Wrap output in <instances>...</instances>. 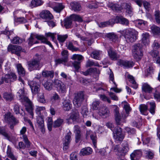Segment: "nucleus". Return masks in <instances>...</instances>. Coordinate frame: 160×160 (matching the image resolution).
Here are the masks:
<instances>
[{
	"label": "nucleus",
	"mask_w": 160,
	"mask_h": 160,
	"mask_svg": "<svg viewBox=\"0 0 160 160\" xmlns=\"http://www.w3.org/2000/svg\"><path fill=\"white\" fill-rule=\"evenodd\" d=\"M18 96L20 98V100L23 103L24 102H26L25 105L26 110L29 113L33 118V108L34 106L30 100L27 97L24 93V91L23 89H20L18 92Z\"/></svg>",
	"instance_id": "f257e3e1"
},
{
	"label": "nucleus",
	"mask_w": 160,
	"mask_h": 160,
	"mask_svg": "<svg viewBox=\"0 0 160 160\" xmlns=\"http://www.w3.org/2000/svg\"><path fill=\"white\" fill-rule=\"evenodd\" d=\"M35 38H37L38 40H40L42 42L48 45L52 48H53V47L51 42L48 41L43 36L35 35L32 33L31 34L30 37L27 40L28 44L29 46H31L33 44L39 43V42L37 41H36L35 40Z\"/></svg>",
	"instance_id": "f03ea898"
},
{
	"label": "nucleus",
	"mask_w": 160,
	"mask_h": 160,
	"mask_svg": "<svg viewBox=\"0 0 160 160\" xmlns=\"http://www.w3.org/2000/svg\"><path fill=\"white\" fill-rule=\"evenodd\" d=\"M132 55L134 58L137 60L141 59L143 55L142 46L140 43L134 44L132 46Z\"/></svg>",
	"instance_id": "7ed1b4c3"
},
{
	"label": "nucleus",
	"mask_w": 160,
	"mask_h": 160,
	"mask_svg": "<svg viewBox=\"0 0 160 160\" xmlns=\"http://www.w3.org/2000/svg\"><path fill=\"white\" fill-rule=\"evenodd\" d=\"M138 34V32L135 30L130 28L125 30L124 36L127 42H133L137 39Z\"/></svg>",
	"instance_id": "20e7f679"
},
{
	"label": "nucleus",
	"mask_w": 160,
	"mask_h": 160,
	"mask_svg": "<svg viewBox=\"0 0 160 160\" xmlns=\"http://www.w3.org/2000/svg\"><path fill=\"white\" fill-rule=\"evenodd\" d=\"M115 107L114 112L116 123L118 125H122V123L125 122V119L128 115L122 113L121 115L119 112V108L117 106H115Z\"/></svg>",
	"instance_id": "39448f33"
},
{
	"label": "nucleus",
	"mask_w": 160,
	"mask_h": 160,
	"mask_svg": "<svg viewBox=\"0 0 160 160\" xmlns=\"http://www.w3.org/2000/svg\"><path fill=\"white\" fill-rule=\"evenodd\" d=\"M5 122L10 124V128L11 129H13L14 126L19 122L18 120L10 112H8L4 115Z\"/></svg>",
	"instance_id": "423d86ee"
},
{
	"label": "nucleus",
	"mask_w": 160,
	"mask_h": 160,
	"mask_svg": "<svg viewBox=\"0 0 160 160\" xmlns=\"http://www.w3.org/2000/svg\"><path fill=\"white\" fill-rule=\"evenodd\" d=\"M152 47L153 50L155 49L152 52V60L154 62L160 64V57L159 56V52L157 50L160 48L159 44L156 40H155Z\"/></svg>",
	"instance_id": "0eeeda50"
},
{
	"label": "nucleus",
	"mask_w": 160,
	"mask_h": 160,
	"mask_svg": "<svg viewBox=\"0 0 160 160\" xmlns=\"http://www.w3.org/2000/svg\"><path fill=\"white\" fill-rule=\"evenodd\" d=\"M41 58L38 57L33 58L28 62V68L30 71L39 70L41 66H40Z\"/></svg>",
	"instance_id": "6e6552de"
},
{
	"label": "nucleus",
	"mask_w": 160,
	"mask_h": 160,
	"mask_svg": "<svg viewBox=\"0 0 160 160\" xmlns=\"http://www.w3.org/2000/svg\"><path fill=\"white\" fill-rule=\"evenodd\" d=\"M17 76L15 73H10L2 76L0 80V84H2L5 82L6 83L13 82L16 80Z\"/></svg>",
	"instance_id": "1a4fd4ad"
},
{
	"label": "nucleus",
	"mask_w": 160,
	"mask_h": 160,
	"mask_svg": "<svg viewBox=\"0 0 160 160\" xmlns=\"http://www.w3.org/2000/svg\"><path fill=\"white\" fill-rule=\"evenodd\" d=\"M84 100V95L83 92H80L75 95L73 100L74 105L76 108L81 106Z\"/></svg>",
	"instance_id": "9d476101"
},
{
	"label": "nucleus",
	"mask_w": 160,
	"mask_h": 160,
	"mask_svg": "<svg viewBox=\"0 0 160 160\" xmlns=\"http://www.w3.org/2000/svg\"><path fill=\"white\" fill-rule=\"evenodd\" d=\"M113 137L117 141H122L124 136L122 133V128L118 127H115L113 130Z\"/></svg>",
	"instance_id": "9b49d317"
},
{
	"label": "nucleus",
	"mask_w": 160,
	"mask_h": 160,
	"mask_svg": "<svg viewBox=\"0 0 160 160\" xmlns=\"http://www.w3.org/2000/svg\"><path fill=\"white\" fill-rule=\"evenodd\" d=\"M8 51L12 53H14L18 56L20 55V53L22 50L21 46L18 45H12L10 44L8 47Z\"/></svg>",
	"instance_id": "f8f14e48"
},
{
	"label": "nucleus",
	"mask_w": 160,
	"mask_h": 160,
	"mask_svg": "<svg viewBox=\"0 0 160 160\" xmlns=\"http://www.w3.org/2000/svg\"><path fill=\"white\" fill-rule=\"evenodd\" d=\"M62 58L55 60L56 64L62 63L65 64V63L68 61V51L67 50H63L62 52Z\"/></svg>",
	"instance_id": "ddd939ff"
},
{
	"label": "nucleus",
	"mask_w": 160,
	"mask_h": 160,
	"mask_svg": "<svg viewBox=\"0 0 160 160\" xmlns=\"http://www.w3.org/2000/svg\"><path fill=\"white\" fill-rule=\"evenodd\" d=\"M29 85L33 94H36L38 93L40 90V86L36 81H31L29 82Z\"/></svg>",
	"instance_id": "4468645a"
},
{
	"label": "nucleus",
	"mask_w": 160,
	"mask_h": 160,
	"mask_svg": "<svg viewBox=\"0 0 160 160\" xmlns=\"http://www.w3.org/2000/svg\"><path fill=\"white\" fill-rule=\"evenodd\" d=\"M118 65L123 66L124 68H129L132 67L134 65V63L132 61H128L122 60H119L118 62Z\"/></svg>",
	"instance_id": "2eb2a0df"
},
{
	"label": "nucleus",
	"mask_w": 160,
	"mask_h": 160,
	"mask_svg": "<svg viewBox=\"0 0 160 160\" xmlns=\"http://www.w3.org/2000/svg\"><path fill=\"white\" fill-rule=\"evenodd\" d=\"M150 140V138H147L143 141V144L145 150L147 152L146 153L147 155L146 156V157L148 159L150 158V151L148 150H149Z\"/></svg>",
	"instance_id": "dca6fc26"
},
{
	"label": "nucleus",
	"mask_w": 160,
	"mask_h": 160,
	"mask_svg": "<svg viewBox=\"0 0 160 160\" xmlns=\"http://www.w3.org/2000/svg\"><path fill=\"white\" fill-rule=\"evenodd\" d=\"M37 124L42 133L45 132L44 121L42 116H39L37 118Z\"/></svg>",
	"instance_id": "f3484780"
},
{
	"label": "nucleus",
	"mask_w": 160,
	"mask_h": 160,
	"mask_svg": "<svg viewBox=\"0 0 160 160\" xmlns=\"http://www.w3.org/2000/svg\"><path fill=\"white\" fill-rule=\"evenodd\" d=\"M40 17L43 19L48 21V20H51L53 18V16L50 12L47 10L43 11L40 13Z\"/></svg>",
	"instance_id": "a211bd4d"
},
{
	"label": "nucleus",
	"mask_w": 160,
	"mask_h": 160,
	"mask_svg": "<svg viewBox=\"0 0 160 160\" xmlns=\"http://www.w3.org/2000/svg\"><path fill=\"white\" fill-rule=\"evenodd\" d=\"M71 132H69L67 133L65 137L64 141L63 144V149L64 150H67L69 148V145L71 140Z\"/></svg>",
	"instance_id": "6ab92c4d"
},
{
	"label": "nucleus",
	"mask_w": 160,
	"mask_h": 160,
	"mask_svg": "<svg viewBox=\"0 0 160 160\" xmlns=\"http://www.w3.org/2000/svg\"><path fill=\"white\" fill-rule=\"evenodd\" d=\"M115 21L116 23H120L123 25L128 26L129 24L128 20L122 16H116Z\"/></svg>",
	"instance_id": "aec40b11"
},
{
	"label": "nucleus",
	"mask_w": 160,
	"mask_h": 160,
	"mask_svg": "<svg viewBox=\"0 0 160 160\" xmlns=\"http://www.w3.org/2000/svg\"><path fill=\"white\" fill-rule=\"evenodd\" d=\"M151 29L153 35L155 37H160V28L159 27L153 25L151 27Z\"/></svg>",
	"instance_id": "412c9836"
},
{
	"label": "nucleus",
	"mask_w": 160,
	"mask_h": 160,
	"mask_svg": "<svg viewBox=\"0 0 160 160\" xmlns=\"http://www.w3.org/2000/svg\"><path fill=\"white\" fill-rule=\"evenodd\" d=\"M70 5L72 10L75 12L80 11L82 9V7L80 4L78 2H72L70 3Z\"/></svg>",
	"instance_id": "4be33fe9"
},
{
	"label": "nucleus",
	"mask_w": 160,
	"mask_h": 160,
	"mask_svg": "<svg viewBox=\"0 0 160 160\" xmlns=\"http://www.w3.org/2000/svg\"><path fill=\"white\" fill-rule=\"evenodd\" d=\"M92 149L89 147H87L82 149L80 152L79 155L81 156L88 155L92 154Z\"/></svg>",
	"instance_id": "5701e85b"
},
{
	"label": "nucleus",
	"mask_w": 160,
	"mask_h": 160,
	"mask_svg": "<svg viewBox=\"0 0 160 160\" xmlns=\"http://www.w3.org/2000/svg\"><path fill=\"white\" fill-rule=\"evenodd\" d=\"M149 34L148 33H143L142 34V43L145 46H148L149 43Z\"/></svg>",
	"instance_id": "b1692460"
},
{
	"label": "nucleus",
	"mask_w": 160,
	"mask_h": 160,
	"mask_svg": "<svg viewBox=\"0 0 160 160\" xmlns=\"http://www.w3.org/2000/svg\"><path fill=\"white\" fill-rule=\"evenodd\" d=\"M108 6L111 8L113 11L118 12L121 10L122 9L120 5L118 4H115L112 2H109L108 4Z\"/></svg>",
	"instance_id": "393cba45"
},
{
	"label": "nucleus",
	"mask_w": 160,
	"mask_h": 160,
	"mask_svg": "<svg viewBox=\"0 0 160 160\" xmlns=\"http://www.w3.org/2000/svg\"><path fill=\"white\" fill-rule=\"evenodd\" d=\"M79 117V112L77 110H73L72 112L70 113V118L73 121H75L78 119Z\"/></svg>",
	"instance_id": "a878e982"
},
{
	"label": "nucleus",
	"mask_w": 160,
	"mask_h": 160,
	"mask_svg": "<svg viewBox=\"0 0 160 160\" xmlns=\"http://www.w3.org/2000/svg\"><path fill=\"white\" fill-rule=\"evenodd\" d=\"M3 97L6 101L10 102L13 100L14 95L12 93L5 92L3 93Z\"/></svg>",
	"instance_id": "bb28decb"
},
{
	"label": "nucleus",
	"mask_w": 160,
	"mask_h": 160,
	"mask_svg": "<svg viewBox=\"0 0 160 160\" xmlns=\"http://www.w3.org/2000/svg\"><path fill=\"white\" fill-rule=\"evenodd\" d=\"M72 107V105L70 100H66L63 102L62 108L65 111H69L71 108Z\"/></svg>",
	"instance_id": "cd10ccee"
},
{
	"label": "nucleus",
	"mask_w": 160,
	"mask_h": 160,
	"mask_svg": "<svg viewBox=\"0 0 160 160\" xmlns=\"http://www.w3.org/2000/svg\"><path fill=\"white\" fill-rule=\"evenodd\" d=\"M109 111L107 108L105 107H100L99 109V114L101 116L107 117L108 115Z\"/></svg>",
	"instance_id": "c85d7f7f"
},
{
	"label": "nucleus",
	"mask_w": 160,
	"mask_h": 160,
	"mask_svg": "<svg viewBox=\"0 0 160 160\" xmlns=\"http://www.w3.org/2000/svg\"><path fill=\"white\" fill-rule=\"evenodd\" d=\"M108 53L109 57L112 60H116L117 59V54L112 48L111 47L109 48Z\"/></svg>",
	"instance_id": "c756f323"
},
{
	"label": "nucleus",
	"mask_w": 160,
	"mask_h": 160,
	"mask_svg": "<svg viewBox=\"0 0 160 160\" xmlns=\"http://www.w3.org/2000/svg\"><path fill=\"white\" fill-rule=\"evenodd\" d=\"M43 2L42 0H32L30 6L32 8L42 5Z\"/></svg>",
	"instance_id": "7c9ffc66"
},
{
	"label": "nucleus",
	"mask_w": 160,
	"mask_h": 160,
	"mask_svg": "<svg viewBox=\"0 0 160 160\" xmlns=\"http://www.w3.org/2000/svg\"><path fill=\"white\" fill-rule=\"evenodd\" d=\"M122 147L123 148H121V155L124 156L129 150L128 145L126 142L124 141L122 143Z\"/></svg>",
	"instance_id": "2f4dec72"
},
{
	"label": "nucleus",
	"mask_w": 160,
	"mask_h": 160,
	"mask_svg": "<svg viewBox=\"0 0 160 160\" xmlns=\"http://www.w3.org/2000/svg\"><path fill=\"white\" fill-rule=\"evenodd\" d=\"M107 38L110 41L115 42L117 40L118 37L113 32L108 33L106 35Z\"/></svg>",
	"instance_id": "473e14b6"
},
{
	"label": "nucleus",
	"mask_w": 160,
	"mask_h": 160,
	"mask_svg": "<svg viewBox=\"0 0 160 160\" xmlns=\"http://www.w3.org/2000/svg\"><path fill=\"white\" fill-rule=\"evenodd\" d=\"M136 25L141 29H143L147 25V22L142 20L138 19L135 21Z\"/></svg>",
	"instance_id": "72a5a7b5"
},
{
	"label": "nucleus",
	"mask_w": 160,
	"mask_h": 160,
	"mask_svg": "<svg viewBox=\"0 0 160 160\" xmlns=\"http://www.w3.org/2000/svg\"><path fill=\"white\" fill-rule=\"evenodd\" d=\"M72 20L70 18H67L65 19L64 25L66 29L70 28L72 27Z\"/></svg>",
	"instance_id": "f704fd0d"
},
{
	"label": "nucleus",
	"mask_w": 160,
	"mask_h": 160,
	"mask_svg": "<svg viewBox=\"0 0 160 160\" xmlns=\"http://www.w3.org/2000/svg\"><path fill=\"white\" fill-rule=\"evenodd\" d=\"M42 76L45 78H53L54 76V72L53 71L44 70L42 72Z\"/></svg>",
	"instance_id": "c9c22d12"
},
{
	"label": "nucleus",
	"mask_w": 160,
	"mask_h": 160,
	"mask_svg": "<svg viewBox=\"0 0 160 160\" xmlns=\"http://www.w3.org/2000/svg\"><path fill=\"white\" fill-rule=\"evenodd\" d=\"M125 8L126 9V12L129 16L131 17L133 15V9L131 4L127 3H125Z\"/></svg>",
	"instance_id": "e433bc0d"
},
{
	"label": "nucleus",
	"mask_w": 160,
	"mask_h": 160,
	"mask_svg": "<svg viewBox=\"0 0 160 160\" xmlns=\"http://www.w3.org/2000/svg\"><path fill=\"white\" fill-rule=\"evenodd\" d=\"M65 7L62 3H56L53 9L54 11L57 12H60Z\"/></svg>",
	"instance_id": "4c0bfd02"
},
{
	"label": "nucleus",
	"mask_w": 160,
	"mask_h": 160,
	"mask_svg": "<svg viewBox=\"0 0 160 160\" xmlns=\"http://www.w3.org/2000/svg\"><path fill=\"white\" fill-rule=\"evenodd\" d=\"M139 108L141 113L146 115L148 114L147 112L148 106L144 104H141L139 106Z\"/></svg>",
	"instance_id": "58836bf2"
},
{
	"label": "nucleus",
	"mask_w": 160,
	"mask_h": 160,
	"mask_svg": "<svg viewBox=\"0 0 160 160\" xmlns=\"http://www.w3.org/2000/svg\"><path fill=\"white\" fill-rule=\"evenodd\" d=\"M17 68L19 74L21 76H24L25 75V72L21 64H17Z\"/></svg>",
	"instance_id": "ea45409f"
},
{
	"label": "nucleus",
	"mask_w": 160,
	"mask_h": 160,
	"mask_svg": "<svg viewBox=\"0 0 160 160\" xmlns=\"http://www.w3.org/2000/svg\"><path fill=\"white\" fill-rule=\"evenodd\" d=\"M109 78L110 80L113 82V83L115 85L116 87L115 88H111V89L113 90L114 91L117 92H120L121 91V90H119L118 88H116L117 85H116L115 82L114 81V75L112 73V72H111V73L110 74Z\"/></svg>",
	"instance_id": "a19ab883"
},
{
	"label": "nucleus",
	"mask_w": 160,
	"mask_h": 160,
	"mask_svg": "<svg viewBox=\"0 0 160 160\" xmlns=\"http://www.w3.org/2000/svg\"><path fill=\"white\" fill-rule=\"evenodd\" d=\"M66 47L67 48L72 51H76L78 50L79 49L78 48L75 47L72 43L71 42H69L66 44Z\"/></svg>",
	"instance_id": "79ce46f5"
},
{
	"label": "nucleus",
	"mask_w": 160,
	"mask_h": 160,
	"mask_svg": "<svg viewBox=\"0 0 160 160\" xmlns=\"http://www.w3.org/2000/svg\"><path fill=\"white\" fill-rule=\"evenodd\" d=\"M63 122L64 120L63 119L58 118L54 121L53 127L55 128L59 127L63 124Z\"/></svg>",
	"instance_id": "37998d69"
},
{
	"label": "nucleus",
	"mask_w": 160,
	"mask_h": 160,
	"mask_svg": "<svg viewBox=\"0 0 160 160\" xmlns=\"http://www.w3.org/2000/svg\"><path fill=\"white\" fill-rule=\"evenodd\" d=\"M57 90L60 94L66 93L67 92L66 86L63 83L57 88Z\"/></svg>",
	"instance_id": "c03bdc74"
},
{
	"label": "nucleus",
	"mask_w": 160,
	"mask_h": 160,
	"mask_svg": "<svg viewBox=\"0 0 160 160\" xmlns=\"http://www.w3.org/2000/svg\"><path fill=\"white\" fill-rule=\"evenodd\" d=\"M13 110L15 114H20L21 115L23 116L24 115V112L20 113L19 112L20 111V107L19 106L18 104H15L13 106Z\"/></svg>",
	"instance_id": "a18cd8bd"
},
{
	"label": "nucleus",
	"mask_w": 160,
	"mask_h": 160,
	"mask_svg": "<svg viewBox=\"0 0 160 160\" xmlns=\"http://www.w3.org/2000/svg\"><path fill=\"white\" fill-rule=\"evenodd\" d=\"M142 91L145 92H150V86L146 83L142 84Z\"/></svg>",
	"instance_id": "49530a36"
},
{
	"label": "nucleus",
	"mask_w": 160,
	"mask_h": 160,
	"mask_svg": "<svg viewBox=\"0 0 160 160\" xmlns=\"http://www.w3.org/2000/svg\"><path fill=\"white\" fill-rule=\"evenodd\" d=\"M57 36V39L60 43H63L68 38V35L67 34L64 35H58Z\"/></svg>",
	"instance_id": "de8ad7c7"
},
{
	"label": "nucleus",
	"mask_w": 160,
	"mask_h": 160,
	"mask_svg": "<svg viewBox=\"0 0 160 160\" xmlns=\"http://www.w3.org/2000/svg\"><path fill=\"white\" fill-rule=\"evenodd\" d=\"M71 18L75 21L79 22H82L83 21L82 18L79 15L73 14L71 16Z\"/></svg>",
	"instance_id": "09e8293b"
},
{
	"label": "nucleus",
	"mask_w": 160,
	"mask_h": 160,
	"mask_svg": "<svg viewBox=\"0 0 160 160\" xmlns=\"http://www.w3.org/2000/svg\"><path fill=\"white\" fill-rule=\"evenodd\" d=\"M38 101L41 103H45L46 102V100L44 98L43 93H39L38 94Z\"/></svg>",
	"instance_id": "8fccbe9b"
},
{
	"label": "nucleus",
	"mask_w": 160,
	"mask_h": 160,
	"mask_svg": "<svg viewBox=\"0 0 160 160\" xmlns=\"http://www.w3.org/2000/svg\"><path fill=\"white\" fill-rule=\"evenodd\" d=\"M93 66H99V64L98 63H95L92 61L90 60H88L87 61L86 65V67L88 68L90 67Z\"/></svg>",
	"instance_id": "3c124183"
},
{
	"label": "nucleus",
	"mask_w": 160,
	"mask_h": 160,
	"mask_svg": "<svg viewBox=\"0 0 160 160\" xmlns=\"http://www.w3.org/2000/svg\"><path fill=\"white\" fill-rule=\"evenodd\" d=\"M154 16L156 22L160 24V12L159 11L157 10L155 12Z\"/></svg>",
	"instance_id": "603ef678"
},
{
	"label": "nucleus",
	"mask_w": 160,
	"mask_h": 160,
	"mask_svg": "<svg viewBox=\"0 0 160 160\" xmlns=\"http://www.w3.org/2000/svg\"><path fill=\"white\" fill-rule=\"evenodd\" d=\"M88 111L87 107L84 106L82 107L81 113L83 117H86L88 115Z\"/></svg>",
	"instance_id": "864d4df0"
},
{
	"label": "nucleus",
	"mask_w": 160,
	"mask_h": 160,
	"mask_svg": "<svg viewBox=\"0 0 160 160\" xmlns=\"http://www.w3.org/2000/svg\"><path fill=\"white\" fill-rule=\"evenodd\" d=\"M100 102L99 101H95L92 104V108L94 110H97L99 106Z\"/></svg>",
	"instance_id": "5fc2aeb1"
},
{
	"label": "nucleus",
	"mask_w": 160,
	"mask_h": 160,
	"mask_svg": "<svg viewBox=\"0 0 160 160\" xmlns=\"http://www.w3.org/2000/svg\"><path fill=\"white\" fill-rule=\"evenodd\" d=\"M90 137L92 140L93 144L95 148H96L97 137L95 134H92L90 135Z\"/></svg>",
	"instance_id": "6e6d98bb"
},
{
	"label": "nucleus",
	"mask_w": 160,
	"mask_h": 160,
	"mask_svg": "<svg viewBox=\"0 0 160 160\" xmlns=\"http://www.w3.org/2000/svg\"><path fill=\"white\" fill-rule=\"evenodd\" d=\"M11 42L13 44H19L21 43V40H20L18 37L16 36L11 40Z\"/></svg>",
	"instance_id": "4d7b16f0"
},
{
	"label": "nucleus",
	"mask_w": 160,
	"mask_h": 160,
	"mask_svg": "<svg viewBox=\"0 0 160 160\" xmlns=\"http://www.w3.org/2000/svg\"><path fill=\"white\" fill-rule=\"evenodd\" d=\"M113 150L115 152H117V154L118 155H121V148L118 145H116L113 147Z\"/></svg>",
	"instance_id": "13d9d810"
},
{
	"label": "nucleus",
	"mask_w": 160,
	"mask_h": 160,
	"mask_svg": "<svg viewBox=\"0 0 160 160\" xmlns=\"http://www.w3.org/2000/svg\"><path fill=\"white\" fill-rule=\"evenodd\" d=\"M143 5L147 11V13L148 15V14H149V12L150 10V4L149 2L145 1L143 2Z\"/></svg>",
	"instance_id": "bf43d9fd"
},
{
	"label": "nucleus",
	"mask_w": 160,
	"mask_h": 160,
	"mask_svg": "<svg viewBox=\"0 0 160 160\" xmlns=\"http://www.w3.org/2000/svg\"><path fill=\"white\" fill-rule=\"evenodd\" d=\"M156 105L154 102H151V113L152 115L154 114L155 113V110L156 109Z\"/></svg>",
	"instance_id": "052dcab7"
},
{
	"label": "nucleus",
	"mask_w": 160,
	"mask_h": 160,
	"mask_svg": "<svg viewBox=\"0 0 160 160\" xmlns=\"http://www.w3.org/2000/svg\"><path fill=\"white\" fill-rule=\"evenodd\" d=\"M52 83L51 82H46L43 84V86L44 88L48 90H50L52 88Z\"/></svg>",
	"instance_id": "680f3d73"
},
{
	"label": "nucleus",
	"mask_w": 160,
	"mask_h": 160,
	"mask_svg": "<svg viewBox=\"0 0 160 160\" xmlns=\"http://www.w3.org/2000/svg\"><path fill=\"white\" fill-rule=\"evenodd\" d=\"M0 134L4 136L8 140H10V137L4 129H0Z\"/></svg>",
	"instance_id": "e2e57ef3"
},
{
	"label": "nucleus",
	"mask_w": 160,
	"mask_h": 160,
	"mask_svg": "<svg viewBox=\"0 0 160 160\" xmlns=\"http://www.w3.org/2000/svg\"><path fill=\"white\" fill-rule=\"evenodd\" d=\"M83 57L81 55L76 54L73 55L71 58L73 60L77 59L78 61L82 60L83 59Z\"/></svg>",
	"instance_id": "0e129e2a"
},
{
	"label": "nucleus",
	"mask_w": 160,
	"mask_h": 160,
	"mask_svg": "<svg viewBox=\"0 0 160 160\" xmlns=\"http://www.w3.org/2000/svg\"><path fill=\"white\" fill-rule=\"evenodd\" d=\"M15 21L16 22L20 23H25L27 22V20L23 17H19L15 18Z\"/></svg>",
	"instance_id": "69168bd1"
},
{
	"label": "nucleus",
	"mask_w": 160,
	"mask_h": 160,
	"mask_svg": "<svg viewBox=\"0 0 160 160\" xmlns=\"http://www.w3.org/2000/svg\"><path fill=\"white\" fill-rule=\"evenodd\" d=\"M99 52L97 51H94L91 54L92 57L96 59H99Z\"/></svg>",
	"instance_id": "338daca9"
},
{
	"label": "nucleus",
	"mask_w": 160,
	"mask_h": 160,
	"mask_svg": "<svg viewBox=\"0 0 160 160\" xmlns=\"http://www.w3.org/2000/svg\"><path fill=\"white\" fill-rule=\"evenodd\" d=\"M80 62L74 61L72 63V64L76 70L78 71L80 68Z\"/></svg>",
	"instance_id": "774afa93"
}]
</instances>
